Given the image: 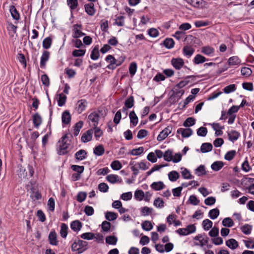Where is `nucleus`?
Listing matches in <instances>:
<instances>
[{"label":"nucleus","mask_w":254,"mask_h":254,"mask_svg":"<svg viewBox=\"0 0 254 254\" xmlns=\"http://www.w3.org/2000/svg\"><path fill=\"white\" fill-rule=\"evenodd\" d=\"M246 180H248V182L253 184H252L249 187H247L246 189L248 190L250 193L254 194V178L244 177V178L241 180V185H243L244 182L246 181Z\"/></svg>","instance_id":"nucleus-11"},{"label":"nucleus","mask_w":254,"mask_h":254,"mask_svg":"<svg viewBox=\"0 0 254 254\" xmlns=\"http://www.w3.org/2000/svg\"><path fill=\"white\" fill-rule=\"evenodd\" d=\"M130 119V125L133 126H136L138 123V117L134 111H132L129 114Z\"/></svg>","instance_id":"nucleus-28"},{"label":"nucleus","mask_w":254,"mask_h":254,"mask_svg":"<svg viewBox=\"0 0 254 254\" xmlns=\"http://www.w3.org/2000/svg\"><path fill=\"white\" fill-rule=\"evenodd\" d=\"M241 230L244 234L249 235L252 232V226L246 224L241 227Z\"/></svg>","instance_id":"nucleus-48"},{"label":"nucleus","mask_w":254,"mask_h":254,"mask_svg":"<svg viewBox=\"0 0 254 254\" xmlns=\"http://www.w3.org/2000/svg\"><path fill=\"white\" fill-rule=\"evenodd\" d=\"M226 245L232 250H235L239 246L238 242L234 239H230L227 240L226 242Z\"/></svg>","instance_id":"nucleus-21"},{"label":"nucleus","mask_w":254,"mask_h":254,"mask_svg":"<svg viewBox=\"0 0 254 254\" xmlns=\"http://www.w3.org/2000/svg\"><path fill=\"white\" fill-rule=\"evenodd\" d=\"M17 167L19 169L18 175L21 178H25L28 177L27 171L21 164H18Z\"/></svg>","instance_id":"nucleus-34"},{"label":"nucleus","mask_w":254,"mask_h":254,"mask_svg":"<svg viewBox=\"0 0 254 254\" xmlns=\"http://www.w3.org/2000/svg\"><path fill=\"white\" fill-rule=\"evenodd\" d=\"M111 227V223L107 221H104L101 224L102 231L104 232H108L110 231Z\"/></svg>","instance_id":"nucleus-53"},{"label":"nucleus","mask_w":254,"mask_h":254,"mask_svg":"<svg viewBox=\"0 0 254 254\" xmlns=\"http://www.w3.org/2000/svg\"><path fill=\"white\" fill-rule=\"evenodd\" d=\"M85 12L90 16H93L96 13V10L94 7V4L92 2L85 4L84 5Z\"/></svg>","instance_id":"nucleus-12"},{"label":"nucleus","mask_w":254,"mask_h":254,"mask_svg":"<svg viewBox=\"0 0 254 254\" xmlns=\"http://www.w3.org/2000/svg\"><path fill=\"white\" fill-rule=\"evenodd\" d=\"M151 187L152 189L155 190H160L164 189L165 185L164 183L161 181L157 182H153L151 185Z\"/></svg>","instance_id":"nucleus-33"},{"label":"nucleus","mask_w":254,"mask_h":254,"mask_svg":"<svg viewBox=\"0 0 254 254\" xmlns=\"http://www.w3.org/2000/svg\"><path fill=\"white\" fill-rule=\"evenodd\" d=\"M137 64L135 62H132L129 66V72L131 76H133L136 72Z\"/></svg>","instance_id":"nucleus-63"},{"label":"nucleus","mask_w":254,"mask_h":254,"mask_svg":"<svg viewBox=\"0 0 254 254\" xmlns=\"http://www.w3.org/2000/svg\"><path fill=\"white\" fill-rule=\"evenodd\" d=\"M194 51V49L191 46L187 45L183 47V53L184 56L189 58L193 54Z\"/></svg>","instance_id":"nucleus-20"},{"label":"nucleus","mask_w":254,"mask_h":254,"mask_svg":"<svg viewBox=\"0 0 254 254\" xmlns=\"http://www.w3.org/2000/svg\"><path fill=\"white\" fill-rule=\"evenodd\" d=\"M105 152L104 146L102 144L96 146L93 150V153L97 156H101Z\"/></svg>","instance_id":"nucleus-27"},{"label":"nucleus","mask_w":254,"mask_h":254,"mask_svg":"<svg viewBox=\"0 0 254 254\" xmlns=\"http://www.w3.org/2000/svg\"><path fill=\"white\" fill-rule=\"evenodd\" d=\"M177 134H181L183 138L190 137L192 133L191 128H179L177 131Z\"/></svg>","instance_id":"nucleus-10"},{"label":"nucleus","mask_w":254,"mask_h":254,"mask_svg":"<svg viewBox=\"0 0 254 254\" xmlns=\"http://www.w3.org/2000/svg\"><path fill=\"white\" fill-rule=\"evenodd\" d=\"M87 195V193L85 191L79 192L76 195V200L79 202H82L85 200Z\"/></svg>","instance_id":"nucleus-52"},{"label":"nucleus","mask_w":254,"mask_h":254,"mask_svg":"<svg viewBox=\"0 0 254 254\" xmlns=\"http://www.w3.org/2000/svg\"><path fill=\"white\" fill-rule=\"evenodd\" d=\"M82 223L79 220H74L70 224L71 229L74 232H78L82 228Z\"/></svg>","instance_id":"nucleus-19"},{"label":"nucleus","mask_w":254,"mask_h":254,"mask_svg":"<svg viewBox=\"0 0 254 254\" xmlns=\"http://www.w3.org/2000/svg\"><path fill=\"white\" fill-rule=\"evenodd\" d=\"M164 159L166 161L170 162L173 160V151L170 149H168L164 153Z\"/></svg>","instance_id":"nucleus-45"},{"label":"nucleus","mask_w":254,"mask_h":254,"mask_svg":"<svg viewBox=\"0 0 254 254\" xmlns=\"http://www.w3.org/2000/svg\"><path fill=\"white\" fill-rule=\"evenodd\" d=\"M171 132V130L168 129V128H165L162 130L158 135L157 139L159 141H161L165 139L168 135Z\"/></svg>","instance_id":"nucleus-15"},{"label":"nucleus","mask_w":254,"mask_h":254,"mask_svg":"<svg viewBox=\"0 0 254 254\" xmlns=\"http://www.w3.org/2000/svg\"><path fill=\"white\" fill-rule=\"evenodd\" d=\"M93 129L91 128L85 132L81 137V141L84 143L89 142L92 140Z\"/></svg>","instance_id":"nucleus-9"},{"label":"nucleus","mask_w":254,"mask_h":254,"mask_svg":"<svg viewBox=\"0 0 254 254\" xmlns=\"http://www.w3.org/2000/svg\"><path fill=\"white\" fill-rule=\"evenodd\" d=\"M62 123L64 125H68L71 121V116L68 111H65L62 114Z\"/></svg>","instance_id":"nucleus-17"},{"label":"nucleus","mask_w":254,"mask_h":254,"mask_svg":"<svg viewBox=\"0 0 254 254\" xmlns=\"http://www.w3.org/2000/svg\"><path fill=\"white\" fill-rule=\"evenodd\" d=\"M141 227L143 230L146 231H149L152 229L153 226L150 221L145 220L142 223Z\"/></svg>","instance_id":"nucleus-41"},{"label":"nucleus","mask_w":254,"mask_h":254,"mask_svg":"<svg viewBox=\"0 0 254 254\" xmlns=\"http://www.w3.org/2000/svg\"><path fill=\"white\" fill-rule=\"evenodd\" d=\"M111 167L114 170H119L122 168V165L119 161L115 160L112 162Z\"/></svg>","instance_id":"nucleus-64"},{"label":"nucleus","mask_w":254,"mask_h":254,"mask_svg":"<svg viewBox=\"0 0 254 254\" xmlns=\"http://www.w3.org/2000/svg\"><path fill=\"white\" fill-rule=\"evenodd\" d=\"M86 52L85 49L74 50L72 52V55L74 57H80L83 56Z\"/></svg>","instance_id":"nucleus-55"},{"label":"nucleus","mask_w":254,"mask_h":254,"mask_svg":"<svg viewBox=\"0 0 254 254\" xmlns=\"http://www.w3.org/2000/svg\"><path fill=\"white\" fill-rule=\"evenodd\" d=\"M224 165L222 161H217L211 164V168L214 171H218L222 168Z\"/></svg>","instance_id":"nucleus-24"},{"label":"nucleus","mask_w":254,"mask_h":254,"mask_svg":"<svg viewBox=\"0 0 254 254\" xmlns=\"http://www.w3.org/2000/svg\"><path fill=\"white\" fill-rule=\"evenodd\" d=\"M222 223L223 226L225 227H231L234 224V221L230 217L225 218L223 220Z\"/></svg>","instance_id":"nucleus-46"},{"label":"nucleus","mask_w":254,"mask_h":254,"mask_svg":"<svg viewBox=\"0 0 254 254\" xmlns=\"http://www.w3.org/2000/svg\"><path fill=\"white\" fill-rule=\"evenodd\" d=\"M68 227L67 225L65 223H62L61 224L60 235L63 238H65L68 233Z\"/></svg>","instance_id":"nucleus-39"},{"label":"nucleus","mask_w":254,"mask_h":254,"mask_svg":"<svg viewBox=\"0 0 254 254\" xmlns=\"http://www.w3.org/2000/svg\"><path fill=\"white\" fill-rule=\"evenodd\" d=\"M236 154V152L234 150H232L229 151L227 152V153L225 155L224 158L226 160L231 161L232 160Z\"/></svg>","instance_id":"nucleus-62"},{"label":"nucleus","mask_w":254,"mask_h":254,"mask_svg":"<svg viewBox=\"0 0 254 254\" xmlns=\"http://www.w3.org/2000/svg\"><path fill=\"white\" fill-rule=\"evenodd\" d=\"M71 248L72 252L78 251V254H81L88 249V243L80 239L75 240Z\"/></svg>","instance_id":"nucleus-3"},{"label":"nucleus","mask_w":254,"mask_h":254,"mask_svg":"<svg viewBox=\"0 0 254 254\" xmlns=\"http://www.w3.org/2000/svg\"><path fill=\"white\" fill-rule=\"evenodd\" d=\"M73 34L72 35V37L73 38H78L85 35L84 33L82 32L81 30L78 29V28H82L81 24H75L73 25Z\"/></svg>","instance_id":"nucleus-8"},{"label":"nucleus","mask_w":254,"mask_h":254,"mask_svg":"<svg viewBox=\"0 0 254 254\" xmlns=\"http://www.w3.org/2000/svg\"><path fill=\"white\" fill-rule=\"evenodd\" d=\"M42 118L38 113L33 116V123L35 127H39L42 123Z\"/></svg>","instance_id":"nucleus-32"},{"label":"nucleus","mask_w":254,"mask_h":254,"mask_svg":"<svg viewBox=\"0 0 254 254\" xmlns=\"http://www.w3.org/2000/svg\"><path fill=\"white\" fill-rule=\"evenodd\" d=\"M117 217L118 214L115 212L107 211L105 213V218L109 221L115 220Z\"/></svg>","instance_id":"nucleus-38"},{"label":"nucleus","mask_w":254,"mask_h":254,"mask_svg":"<svg viewBox=\"0 0 254 254\" xmlns=\"http://www.w3.org/2000/svg\"><path fill=\"white\" fill-rule=\"evenodd\" d=\"M58 95L59 96L58 100V106L59 107H62L65 104L67 97L63 93L59 94Z\"/></svg>","instance_id":"nucleus-49"},{"label":"nucleus","mask_w":254,"mask_h":254,"mask_svg":"<svg viewBox=\"0 0 254 254\" xmlns=\"http://www.w3.org/2000/svg\"><path fill=\"white\" fill-rule=\"evenodd\" d=\"M171 92L173 93L176 96H178L179 99H181L182 96L185 93V90L181 89V88H176L174 86L171 91Z\"/></svg>","instance_id":"nucleus-40"},{"label":"nucleus","mask_w":254,"mask_h":254,"mask_svg":"<svg viewBox=\"0 0 254 254\" xmlns=\"http://www.w3.org/2000/svg\"><path fill=\"white\" fill-rule=\"evenodd\" d=\"M50 53L49 51L45 50L43 51L40 59V65L42 68H45L47 62L50 58Z\"/></svg>","instance_id":"nucleus-7"},{"label":"nucleus","mask_w":254,"mask_h":254,"mask_svg":"<svg viewBox=\"0 0 254 254\" xmlns=\"http://www.w3.org/2000/svg\"><path fill=\"white\" fill-rule=\"evenodd\" d=\"M80 237L81 239L87 240H91L95 238V234L91 232H86L83 233L80 236Z\"/></svg>","instance_id":"nucleus-58"},{"label":"nucleus","mask_w":254,"mask_h":254,"mask_svg":"<svg viewBox=\"0 0 254 254\" xmlns=\"http://www.w3.org/2000/svg\"><path fill=\"white\" fill-rule=\"evenodd\" d=\"M238 123L240 126L242 127H245L246 126H249L250 125V122L248 118L246 117L245 118H238Z\"/></svg>","instance_id":"nucleus-56"},{"label":"nucleus","mask_w":254,"mask_h":254,"mask_svg":"<svg viewBox=\"0 0 254 254\" xmlns=\"http://www.w3.org/2000/svg\"><path fill=\"white\" fill-rule=\"evenodd\" d=\"M87 152L84 149H80L75 154L74 157L76 160L82 161L87 157Z\"/></svg>","instance_id":"nucleus-14"},{"label":"nucleus","mask_w":254,"mask_h":254,"mask_svg":"<svg viewBox=\"0 0 254 254\" xmlns=\"http://www.w3.org/2000/svg\"><path fill=\"white\" fill-rule=\"evenodd\" d=\"M171 63L173 66L177 70L181 69L184 65V61L183 59L180 58H172Z\"/></svg>","instance_id":"nucleus-5"},{"label":"nucleus","mask_w":254,"mask_h":254,"mask_svg":"<svg viewBox=\"0 0 254 254\" xmlns=\"http://www.w3.org/2000/svg\"><path fill=\"white\" fill-rule=\"evenodd\" d=\"M67 4L71 10L76 9L78 5L77 0H67Z\"/></svg>","instance_id":"nucleus-59"},{"label":"nucleus","mask_w":254,"mask_h":254,"mask_svg":"<svg viewBox=\"0 0 254 254\" xmlns=\"http://www.w3.org/2000/svg\"><path fill=\"white\" fill-rule=\"evenodd\" d=\"M87 102L85 99H81L77 101V110L79 113H81L87 107Z\"/></svg>","instance_id":"nucleus-13"},{"label":"nucleus","mask_w":254,"mask_h":254,"mask_svg":"<svg viewBox=\"0 0 254 254\" xmlns=\"http://www.w3.org/2000/svg\"><path fill=\"white\" fill-rule=\"evenodd\" d=\"M183 170L181 172L182 177L185 179H191L193 176L190 173V171L187 168H181V170Z\"/></svg>","instance_id":"nucleus-42"},{"label":"nucleus","mask_w":254,"mask_h":254,"mask_svg":"<svg viewBox=\"0 0 254 254\" xmlns=\"http://www.w3.org/2000/svg\"><path fill=\"white\" fill-rule=\"evenodd\" d=\"M100 57L99 46H95L91 51L90 58L93 60H97Z\"/></svg>","instance_id":"nucleus-23"},{"label":"nucleus","mask_w":254,"mask_h":254,"mask_svg":"<svg viewBox=\"0 0 254 254\" xmlns=\"http://www.w3.org/2000/svg\"><path fill=\"white\" fill-rule=\"evenodd\" d=\"M195 120L192 117L188 118L183 123L185 127H190L195 124Z\"/></svg>","instance_id":"nucleus-50"},{"label":"nucleus","mask_w":254,"mask_h":254,"mask_svg":"<svg viewBox=\"0 0 254 254\" xmlns=\"http://www.w3.org/2000/svg\"><path fill=\"white\" fill-rule=\"evenodd\" d=\"M241 60L237 56L230 57L228 61L229 65H238L241 63Z\"/></svg>","instance_id":"nucleus-25"},{"label":"nucleus","mask_w":254,"mask_h":254,"mask_svg":"<svg viewBox=\"0 0 254 254\" xmlns=\"http://www.w3.org/2000/svg\"><path fill=\"white\" fill-rule=\"evenodd\" d=\"M144 197V193L141 190H137L134 192V197L136 199L141 201Z\"/></svg>","instance_id":"nucleus-61"},{"label":"nucleus","mask_w":254,"mask_h":254,"mask_svg":"<svg viewBox=\"0 0 254 254\" xmlns=\"http://www.w3.org/2000/svg\"><path fill=\"white\" fill-rule=\"evenodd\" d=\"M214 52V48L209 46L203 47L201 49V52L206 55H210Z\"/></svg>","instance_id":"nucleus-54"},{"label":"nucleus","mask_w":254,"mask_h":254,"mask_svg":"<svg viewBox=\"0 0 254 254\" xmlns=\"http://www.w3.org/2000/svg\"><path fill=\"white\" fill-rule=\"evenodd\" d=\"M163 44L166 48L170 49L174 47L175 42L172 38H167L164 40Z\"/></svg>","instance_id":"nucleus-26"},{"label":"nucleus","mask_w":254,"mask_h":254,"mask_svg":"<svg viewBox=\"0 0 254 254\" xmlns=\"http://www.w3.org/2000/svg\"><path fill=\"white\" fill-rule=\"evenodd\" d=\"M52 43V39L50 37L45 38L43 41V47L44 49H48L50 48Z\"/></svg>","instance_id":"nucleus-51"},{"label":"nucleus","mask_w":254,"mask_h":254,"mask_svg":"<svg viewBox=\"0 0 254 254\" xmlns=\"http://www.w3.org/2000/svg\"><path fill=\"white\" fill-rule=\"evenodd\" d=\"M228 135L229 139L230 141L234 142L237 140L240 137V133L235 130H231L230 131H228Z\"/></svg>","instance_id":"nucleus-18"},{"label":"nucleus","mask_w":254,"mask_h":254,"mask_svg":"<svg viewBox=\"0 0 254 254\" xmlns=\"http://www.w3.org/2000/svg\"><path fill=\"white\" fill-rule=\"evenodd\" d=\"M179 173L176 171H172L168 174L169 179L171 182H175L180 178Z\"/></svg>","instance_id":"nucleus-35"},{"label":"nucleus","mask_w":254,"mask_h":254,"mask_svg":"<svg viewBox=\"0 0 254 254\" xmlns=\"http://www.w3.org/2000/svg\"><path fill=\"white\" fill-rule=\"evenodd\" d=\"M220 211L217 208H213L211 209L209 213L208 216L212 220L215 219L217 218L219 215Z\"/></svg>","instance_id":"nucleus-36"},{"label":"nucleus","mask_w":254,"mask_h":254,"mask_svg":"<svg viewBox=\"0 0 254 254\" xmlns=\"http://www.w3.org/2000/svg\"><path fill=\"white\" fill-rule=\"evenodd\" d=\"M213 148L212 145L210 143H203L200 147V151L202 153L208 152L212 150Z\"/></svg>","instance_id":"nucleus-29"},{"label":"nucleus","mask_w":254,"mask_h":254,"mask_svg":"<svg viewBox=\"0 0 254 254\" xmlns=\"http://www.w3.org/2000/svg\"><path fill=\"white\" fill-rule=\"evenodd\" d=\"M48 240L50 245L57 246L59 241L57 239V234L54 229L51 230L48 236Z\"/></svg>","instance_id":"nucleus-6"},{"label":"nucleus","mask_w":254,"mask_h":254,"mask_svg":"<svg viewBox=\"0 0 254 254\" xmlns=\"http://www.w3.org/2000/svg\"><path fill=\"white\" fill-rule=\"evenodd\" d=\"M9 11L13 19L16 21L20 19V14L14 5H12L9 6Z\"/></svg>","instance_id":"nucleus-16"},{"label":"nucleus","mask_w":254,"mask_h":254,"mask_svg":"<svg viewBox=\"0 0 254 254\" xmlns=\"http://www.w3.org/2000/svg\"><path fill=\"white\" fill-rule=\"evenodd\" d=\"M69 135L70 137H72V134L70 132L69 130L68 129V132H66L61 138V143L59 145L58 149H57V153L59 155H64L67 154L68 153V151L67 150L69 146V144H67L65 139L68 138Z\"/></svg>","instance_id":"nucleus-2"},{"label":"nucleus","mask_w":254,"mask_h":254,"mask_svg":"<svg viewBox=\"0 0 254 254\" xmlns=\"http://www.w3.org/2000/svg\"><path fill=\"white\" fill-rule=\"evenodd\" d=\"M107 114V109L105 107H100L97 111L92 112L88 117V120L90 126L97 127L101 123L102 125V121Z\"/></svg>","instance_id":"nucleus-1"},{"label":"nucleus","mask_w":254,"mask_h":254,"mask_svg":"<svg viewBox=\"0 0 254 254\" xmlns=\"http://www.w3.org/2000/svg\"><path fill=\"white\" fill-rule=\"evenodd\" d=\"M208 61L204 56L200 54H197L193 59V62L196 64H198L204 63Z\"/></svg>","instance_id":"nucleus-31"},{"label":"nucleus","mask_w":254,"mask_h":254,"mask_svg":"<svg viewBox=\"0 0 254 254\" xmlns=\"http://www.w3.org/2000/svg\"><path fill=\"white\" fill-rule=\"evenodd\" d=\"M236 90V86L235 84H230L226 86L223 89V92L226 94H229L231 92H234Z\"/></svg>","instance_id":"nucleus-60"},{"label":"nucleus","mask_w":254,"mask_h":254,"mask_svg":"<svg viewBox=\"0 0 254 254\" xmlns=\"http://www.w3.org/2000/svg\"><path fill=\"white\" fill-rule=\"evenodd\" d=\"M134 97L133 96L131 95L129 96L125 102L124 106L127 108H131L134 106Z\"/></svg>","instance_id":"nucleus-37"},{"label":"nucleus","mask_w":254,"mask_h":254,"mask_svg":"<svg viewBox=\"0 0 254 254\" xmlns=\"http://www.w3.org/2000/svg\"><path fill=\"white\" fill-rule=\"evenodd\" d=\"M202 225L203 226V229L205 231H208L212 228L213 223L211 220L206 219L203 221Z\"/></svg>","instance_id":"nucleus-47"},{"label":"nucleus","mask_w":254,"mask_h":254,"mask_svg":"<svg viewBox=\"0 0 254 254\" xmlns=\"http://www.w3.org/2000/svg\"><path fill=\"white\" fill-rule=\"evenodd\" d=\"M130 169L131 171L133 172L131 178L127 179L126 182L128 184H130L133 183V181L135 180V177L137 175V174L139 173V170L137 168L135 167L134 166H132L130 167Z\"/></svg>","instance_id":"nucleus-22"},{"label":"nucleus","mask_w":254,"mask_h":254,"mask_svg":"<svg viewBox=\"0 0 254 254\" xmlns=\"http://www.w3.org/2000/svg\"><path fill=\"white\" fill-rule=\"evenodd\" d=\"M195 174L198 176H201L206 174V171L205 170V166L203 165L199 166L195 170Z\"/></svg>","instance_id":"nucleus-43"},{"label":"nucleus","mask_w":254,"mask_h":254,"mask_svg":"<svg viewBox=\"0 0 254 254\" xmlns=\"http://www.w3.org/2000/svg\"><path fill=\"white\" fill-rule=\"evenodd\" d=\"M240 106L233 105L228 110L227 112L222 111L220 119L225 120L228 118V115H235V114L238 112Z\"/></svg>","instance_id":"nucleus-4"},{"label":"nucleus","mask_w":254,"mask_h":254,"mask_svg":"<svg viewBox=\"0 0 254 254\" xmlns=\"http://www.w3.org/2000/svg\"><path fill=\"white\" fill-rule=\"evenodd\" d=\"M189 4L195 8L202 6L203 0H185Z\"/></svg>","instance_id":"nucleus-30"},{"label":"nucleus","mask_w":254,"mask_h":254,"mask_svg":"<svg viewBox=\"0 0 254 254\" xmlns=\"http://www.w3.org/2000/svg\"><path fill=\"white\" fill-rule=\"evenodd\" d=\"M106 243L109 245H115L117 244L118 238L115 236H108L106 238Z\"/></svg>","instance_id":"nucleus-44"},{"label":"nucleus","mask_w":254,"mask_h":254,"mask_svg":"<svg viewBox=\"0 0 254 254\" xmlns=\"http://www.w3.org/2000/svg\"><path fill=\"white\" fill-rule=\"evenodd\" d=\"M70 168L73 171H75L79 174H81L84 170V167L83 166L72 165Z\"/></svg>","instance_id":"nucleus-57"}]
</instances>
